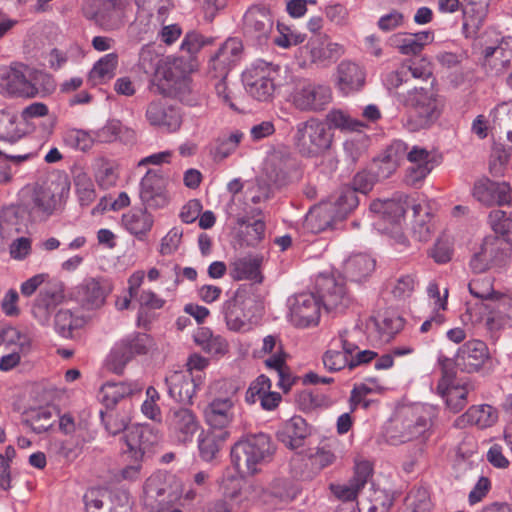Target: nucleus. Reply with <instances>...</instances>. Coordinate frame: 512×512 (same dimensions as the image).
I'll list each match as a JSON object with an SVG mask.
<instances>
[{"mask_svg":"<svg viewBox=\"0 0 512 512\" xmlns=\"http://www.w3.org/2000/svg\"><path fill=\"white\" fill-rule=\"evenodd\" d=\"M327 121L334 128L347 131H358L363 126L360 121L352 119L348 114L341 110L330 111L327 114Z\"/></svg>","mask_w":512,"mask_h":512,"instance_id":"nucleus-60","label":"nucleus"},{"mask_svg":"<svg viewBox=\"0 0 512 512\" xmlns=\"http://www.w3.org/2000/svg\"><path fill=\"white\" fill-rule=\"evenodd\" d=\"M64 140L69 146L75 149L87 151L94 144L93 131L88 132L81 129H70L65 133Z\"/></svg>","mask_w":512,"mask_h":512,"instance_id":"nucleus-55","label":"nucleus"},{"mask_svg":"<svg viewBox=\"0 0 512 512\" xmlns=\"http://www.w3.org/2000/svg\"><path fill=\"white\" fill-rule=\"evenodd\" d=\"M263 257L248 255L235 260L231 264L230 276L234 280H250L254 283H262L263 275L260 271Z\"/></svg>","mask_w":512,"mask_h":512,"instance_id":"nucleus-37","label":"nucleus"},{"mask_svg":"<svg viewBox=\"0 0 512 512\" xmlns=\"http://www.w3.org/2000/svg\"><path fill=\"white\" fill-rule=\"evenodd\" d=\"M288 319L298 328H307L318 324L320 304L314 293L303 292L288 298Z\"/></svg>","mask_w":512,"mask_h":512,"instance_id":"nucleus-11","label":"nucleus"},{"mask_svg":"<svg viewBox=\"0 0 512 512\" xmlns=\"http://www.w3.org/2000/svg\"><path fill=\"white\" fill-rule=\"evenodd\" d=\"M229 436L230 433L228 431L211 429L207 432H202L198 437V449L201 459L206 462L216 459Z\"/></svg>","mask_w":512,"mask_h":512,"instance_id":"nucleus-39","label":"nucleus"},{"mask_svg":"<svg viewBox=\"0 0 512 512\" xmlns=\"http://www.w3.org/2000/svg\"><path fill=\"white\" fill-rule=\"evenodd\" d=\"M490 359L488 346L481 340L465 342L457 351L455 364L461 371L478 372Z\"/></svg>","mask_w":512,"mask_h":512,"instance_id":"nucleus-23","label":"nucleus"},{"mask_svg":"<svg viewBox=\"0 0 512 512\" xmlns=\"http://www.w3.org/2000/svg\"><path fill=\"white\" fill-rule=\"evenodd\" d=\"M434 504L426 487H413L404 499L403 508L408 512H431Z\"/></svg>","mask_w":512,"mask_h":512,"instance_id":"nucleus-48","label":"nucleus"},{"mask_svg":"<svg viewBox=\"0 0 512 512\" xmlns=\"http://www.w3.org/2000/svg\"><path fill=\"white\" fill-rule=\"evenodd\" d=\"M408 110L404 126L412 132L430 128L440 117L443 103L432 87H414L395 95Z\"/></svg>","mask_w":512,"mask_h":512,"instance_id":"nucleus-2","label":"nucleus"},{"mask_svg":"<svg viewBox=\"0 0 512 512\" xmlns=\"http://www.w3.org/2000/svg\"><path fill=\"white\" fill-rule=\"evenodd\" d=\"M165 384L169 396L176 402L192 404V399L202 384V377L189 370L172 371L165 377Z\"/></svg>","mask_w":512,"mask_h":512,"instance_id":"nucleus-20","label":"nucleus"},{"mask_svg":"<svg viewBox=\"0 0 512 512\" xmlns=\"http://www.w3.org/2000/svg\"><path fill=\"white\" fill-rule=\"evenodd\" d=\"M468 390L466 386H453L448 388L445 395L442 396L445 399L447 407L454 413L462 410L467 403Z\"/></svg>","mask_w":512,"mask_h":512,"instance_id":"nucleus-61","label":"nucleus"},{"mask_svg":"<svg viewBox=\"0 0 512 512\" xmlns=\"http://www.w3.org/2000/svg\"><path fill=\"white\" fill-rule=\"evenodd\" d=\"M245 28L257 38L267 37L272 30L273 20L265 7H251L244 16Z\"/></svg>","mask_w":512,"mask_h":512,"instance_id":"nucleus-41","label":"nucleus"},{"mask_svg":"<svg viewBox=\"0 0 512 512\" xmlns=\"http://www.w3.org/2000/svg\"><path fill=\"white\" fill-rule=\"evenodd\" d=\"M433 411L423 404H414L400 410L399 442L404 443L415 439L426 441L431 434Z\"/></svg>","mask_w":512,"mask_h":512,"instance_id":"nucleus-6","label":"nucleus"},{"mask_svg":"<svg viewBox=\"0 0 512 512\" xmlns=\"http://www.w3.org/2000/svg\"><path fill=\"white\" fill-rule=\"evenodd\" d=\"M39 84L46 92L55 89L54 79L43 71L30 68L20 62L0 66V93L2 94L34 98L39 94Z\"/></svg>","mask_w":512,"mask_h":512,"instance_id":"nucleus-3","label":"nucleus"},{"mask_svg":"<svg viewBox=\"0 0 512 512\" xmlns=\"http://www.w3.org/2000/svg\"><path fill=\"white\" fill-rule=\"evenodd\" d=\"M482 65L494 75H501L512 67V37L503 38L497 46H487L482 51Z\"/></svg>","mask_w":512,"mask_h":512,"instance_id":"nucleus-24","label":"nucleus"},{"mask_svg":"<svg viewBox=\"0 0 512 512\" xmlns=\"http://www.w3.org/2000/svg\"><path fill=\"white\" fill-rule=\"evenodd\" d=\"M219 394L205 407L204 417L211 429L227 431L234 422L235 404L243 384L234 379H224L218 382Z\"/></svg>","mask_w":512,"mask_h":512,"instance_id":"nucleus-4","label":"nucleus"},{"mask_svg":"<svg viewBox=\"0 0 512 512\" xmlns=\"http://www.w3.org/2000/svg\"><path fill=\"white\" fill-rule=\"evenodd\" d=\"M64 299V286L61 282H55L44 287L39 292L32 308L33 315L41 322L49 319L51 313Z\"/></svg>","mask_w":512,"mask_h":512,"instance_id":"nucleus-29","label":"nucleus"},{"mask_svg":"<svg viewBox=\"0 0 512 512\" xmlns=\"http://www.w3.org/2000/svg\"><path fill=\"white\" fill-rule=\"evenodd\" d=\"M310 435V425L299 415H295L283 422L276 432L278 441L290 450L304 446L306 438Z\"/></svg>","mask_w":512,"mask_h":512,"instance_id":"nucleus-26","label":"nucleus"},{"mask_svg":"<svg viewBox=\"0 0 512 512\" xmlns=\"http://www.w3.org/2000/svg\"><path fill=\"white\" fill-rule=\"evenodd\" d=\"M491 0H461L463 32L467 38L474 37L488 14Z\"/></svg>","mask_w":512,"mask_h":512,"instance_id":"nucleus-31","label":"nucleus"},{"mask_svg":"<svg viewBox=\"0 0 512 512\" xmlns=\"http://www.w3.org/2000/svg\"><path fill=\"white\" fill-rule=\"evenodd\" d=\"M29 213L25 205L16 204L4 207L0 213V234L9 237L14 233H20L26 226Z\"/></svg>","mask_w":512,"mask_h":512,"instance_id":"nucleus-35","label":"nucleus"},{"mask_svg":"<svg viewBox=\"0 0 512 512\" xmlns=\"http://www.w3.org/2000/svg\"><path fill=\"white\" fill-rule=\"evenodd\" d=\"M434 40V32L420 31L417 33H398L389 38V45L406 56L419 55L426 45Z\"/></svg>","mask_w":512,"mask_h":512,"instance_id":"nucleus-27","label":"nucleus"},{"mask_svg":"<svg viewBox=\"0 0 512 512\" xmlns=\"http://www.w3.org/2000/svg\"><path fill=\"white\" fill-rule=\"evenodd\" d=\"M154 347L153 338L146 333L134 332L121 339L107 360L108 369L116 374H122L125 366L135 357L149 353Z\"/></svg>","mask_w":512,"mask_h":512,"instance_id":"nucleus-7","label":"nucleus"},{"mask_svg":"<svg viewBox=\"0 0 512 512\" xmlns=\"http://www.w3.org/2000/svg\"><path fill=\"white\" fill-rule=\"evenodd\" d=\"M439 364L442 371V377L438 382L437 391L441 396H444L448 388L453 387V381L456 375L455 360L441 356Z\"/></svg>","mask_w":512,"mask_h":512,"instance_id":"nucleus-58","label":"nucleus"},{"mask_svg":"<svg viewBox=\"0 0 512 512\" xmlns=\"http://www.w3.org/2000/svg\"><path fill=\"white\" fill-rule=\"evenodd\" d=\"M145 119L150 126L167 133L177 132L182 125L180 109L162 99L152 100L147 104Z\"/></svg>","mask_w":512,"mask_h":512,"instance_id":"nucleus-18","label":"nucleus"},{"mask_svg":"<svg viewBox=\"0 0 512 512\" xmlns=\"http://www.w3.org/2000/svg\"><path fill=\"white\" fill-rule=\"evenodd\" d=\"M332 93L327 85L307 83L297 87L291 94V101L300 111H321L331 102Z\"/></svg>","mask_w":512,"mask_h":512,"instance_id":"nucleus-19","label":"nucleus"},{"mask_svg":"<svg viewBox=\"0 0 512 512\" xmlns=\"http://www.w3.org/2000/svg\"><path fill=\"white\" fill-rule=\"evenodd\" d=\"M237 224L246 226L247 242L249 245L254 246L264 239L266 225L262 219H255L251 222L249 216H239Z\"/></svg>","mask_w":512,"mask_h":512,"instance_id":"nucleus-53","label":"nucleus"},{"mask_svg":"<svg viewBox=\"0 0 512 512\" xmlns=\"http://www.w3.org/2000/svg\"><path fill=\"white\" fill-rule=\"evenodd\" d=\"M25 423L29 425L35 433H44L53 426L54 420L52 411L48 407L32 410L28 414Z\"/></svg>","mask_w":512,"mask_h":512,"instance_id":"nucleus-51","label":"nucleus"},{"mask_svg":"<svg viewBox=\"0 0 512 512\" xmlns=\"http://www.w3.org/2000/svg\"><path fill=\"white\" fill-rule=\"evenodd\" d=\"M488 224L495 235L512 246V211L494 209L488 214Z\"/></svg>","mask_w":512,"mask_h":512,"instance_id":"nucleus-46","label":"nucleus"},{"mask_svg":"<svg viewBox=\"0 0 512 512\" xmlns=\"http://www.w3.org/2000/svg\"><path fill=\"white\" fill-rule=\"evenodd\" d=\"M251 285H242L234 293L233 297L222 305L227 327L232 331H241L247 326L250 318L248 306L253 302L250 296Z\"/></svg>","mask_w":512,"mask_h":512,"instance_id":"nucleus-14","label":"nucleus"},{"mask_svg":"<svg viewBox=\"0 0 512 512\" xmlns=\"http://www.w3.org/2000/svg\"><path fill=\"white\" fill-rule=\"evenodd\" d=\"M94 143H113L120 141L124 144H132L135 142L136 133L133 129L124 126L118 119H110L106 124L93 130Z\"/></svg>","mask_w":512,"mask_h":512,"instance_id":"nucleus-32","label":"nucleus"},{"mask_svg":"<svg viewBox=\"0 0 512 512\" xmlns=\"http://www.w3.org/2000/svg\"><path fill=\"white\" fill-rule=\"evenodd\" d=\"M481 248L494 267L505 266L512 254L511 246L495 234L486 236Z\"/></svg>","mask_w":512,"mask_h":512,"instance_id":"nucleus-40","label":"nucleus"},{"mask_svg":"<svg viewBox=\"0 0 512 512\" xmlns=\"http://www.w3.org/2000/svg\"><path fill=\"white\" fill-rule=\"evenodd\" d=\"M111 282L104 277H86L76 285L71 293L72 298L85 310L101 308L112 292Z\"/></svg>","mask_w":512,"mask_h":512,"instance_id":"nucleus-9","label":"nucleus"},{"mask_svg":"<svg viewBox=\"0 0 512 512\" xmlns=\"http://www.w3.org/2000/svg\"><path fill=\"white\" fill-rule=\"evenodd\" d=\"M145 209H135L124 214L122 223L124 227L133 235H145L153 226V217Z\"/></svg>","mask_w":512,"mask_h":512,"instance_id":"nucleus-45","label":"nucleus"},{"mask_svg":"<svg viewBox=\"0 0 512 512\" xmlns=\"http://www.w3.org/2000/svg\"><path fill=\"white\" fill-rule=\"evenodd\" d=\"M332 134L329 128L316 118H309L296 125L293 144L305 158H315L324 154L331 146Z\"/></svg>","mask_w":512,"mask_h":512,"instance_id":"nucleus-5","label":"nucleus"},{"mask_svg":"<svg viewBox=\"0 0 512 512\" xmlns=\"http://www.w3.org/2000/svg\"><path fill=\"white\" fill-rule=\"evenodd\" d=\"M326 18L339 27H345L349 24V11L341 3H330L324 9Z\"/></svg>","mask_w":512,"mask_h":512,"instance_id":"nucleus-64","label":"nucleus"},{"mask_svg":"<svg viewBox=\"0 0 512 512\" xmlns=\"http://www.w3.org/2000/svg\"><path fill=\"white\" fill-rule=\"evenodd\" d=\"M375 269V260L366 254H356L346 260L344 272L348 279L361 282Z\"/></svg>","mask_w":512,"mask_h":512,"instance_id":"nucleus-44","label":"nucleus"},{"mask_svg":"<svg viewBox=\"0 0 512 512\" xmlns=\"http://www.w3.org/2000/svg\"><path fill=\"white\" fill-rule=\"evenodd\" d=\"M277 444L264 432L249 433L231 447V462L240 475H255L274 459Z\"/></svg>","mask_w":512,"mask_h":512,"instance_id":"nucleus-1","label":"nucleus"},{"mask_svg":"<svg viewBox=\"0 0 512 512\" xmlns=\"http://www.w3.org/2000/svg\"><path fill=\"white\" fill-rule=\"evenodd\" d=\"M17 115L7 110L0 111V140L14 143L22 137L17 125Z\"/></svg>","mask_w":512,"mask_h":512,"instance_id":"nucleus-50","label":"nucleus"},{"mask_svg":"<svg viewBox=\"0 0 512 512\" xmlns=\"http://www.w3.org/2000/svg\"><path fill=\"white\" fill-rule=\"evenodd\" d=\"M370 211L374 214L373 225L377 230L389 233L396 230L404 219L405 208L400 201L374 200L370 204Z\"/></svg>","mask_w":512,"mask_h":512,"instance_id":"nucleus-21","label":"nucleus"},{"mask_svg":"<svg viewBox=\"0 0 512 512\" xmlns=\"http://www.w3.org/2000/svg\"><path fill=\"white\" fill-rule=\"evenodd\" d=\"M101 421L105 426V429L111 435H117L120 432L128 430L130 427L129 417L127 415H119L111 412L100 411Z\"/></svg>","mask_w":512,"mask_h":512,"instance_id":"nucleus-57","label":"nucleus"},{"mask_svg":"<svg viewBox=\"0 0 512 512\" xmlns=\"http://www.w3.org/2000/svg\"><path fill=\"white\" fill-rule=\"evenodd\" d=\"M128 6V0H103L97 3L95 9H84L83 14L104 30H116L124 24Z\"/></svg>","mask_w":512,"mask_h":512,"instance_id":"nucleus-15","label":"nucleus"},{"mask_svg":"<svg viewBox=\"0 0 512 512\" xmlns=\"http://www.w3.org/2000/svg\"><path fill=\"white\" fill-rule=\"evenodd\" d=\"M329 202L335 210L334 213L336 214V218L343 221L349 213L357 208L359 205V198L354 189L350 186H344L339 189L335 200L333 202Z\"/></svg>","mask_w":512,"mask_h":512,"instance_id":"nucleus-47","label":"nucleus"},{"mask_svg":"<svg viewBox=\"0 0 512 512\" xmlns=\"http://www.w3.org/2000/svg\"><path fill=\"white\" fill-rule=\"evenodd\" d=\"M166 182L160 169H149L140 182V199L146 208L167 205Z\"/></svg>","mask_w":512,"mask_h":512,"instance_id":"nucleus-22","label":"nucleus"},{"mask_svg":"<svg viewBox=\"0 0 512 512\" xmlns=\"http://www.w3.org/2000/svg\"><path fill=\"white\" fill-rule=\"evenodd\" d=\"M165 424L169 437L180 445L193 442L196 433L201 428L200 420L196 413L187 407H171L165 416Z\"/></svg>","mask_w":512,"mask_h":512,"instance_id":"nucleus-8","label":"nucleus"},{"mask_svg":"<svg viewBox=\"0 0 512 512\" xmlns=\"http://www.w3.org/2000/svg\"><path fill=\"white\" fill-rule=\"evenodd\" d=\"M394 494L387 490L375 489L371 497L362 503L360 512H389L394 504Z\"/></svg>","mask_w":512,"mask_h":512,"instance_id":"nucleus-49","label":"nucleus"},{"mask_svg":"<svg viewBox=\"0 0 512 512\" xmlns=\"http://www.w3.org/2000/svg\"><path fill=\"white\" fill-rule=\"evenodd\" d=\"M243 45L238 38H228L217 50L216 54L233 67L240 59Z\"/></svg>","mask_w":512,"mask_h":512,"instance_id":"nucleus-54","label":"nucleus"},{"mask_svg":"<svg viewBox=\"0 0 512 512\" xmlns=\"http://www.w3.org/2000/svg\"><path fill=\"white\" fill-rule=\"evenodd\" d=\"M296 169V160L288 152L278 151L272 155L266 165V173L271 181L282 186L285 185Z\"/></svg>","mask_w":512,"mask_h":512,"instance_id":"nucleus-33","label":"nucleus"},{"mask_svg":"<svg viewBox=\"0 0 512 512\" xmlns=\"http://www.w3.org/2000/svg\"><path fill=\"white\" fill-rule=\"evenodd\" d=\"M497 419V410L491 405L482 404L471 406L463 415L455 420L454 426L463 428L466 425H475L478 428L484 429L494 425Z\"/></svg>","mask_w":512,"mask_h":512,"instance_id":"nucleus-34","label":"nucleus"},{"mask_svg":"<svg viewBox=\"0 0 512 512\" xmlns=\"http://www.w3.org/2000/svg\"><path fill=\"white\" fill-rule=\"evenodd\" d=\"M140 391L138 383L107 382L101 386L98 397L107 410H113L120 400Z\"/></svg>","mask_w":512,"mask_h":512,"instance_id":"nucleus-38","label":"nucleus"},{"mask_svg":"<svg viewBox=\"0 0 512 512\" xmlns=\"http://www.w3.org/2000/svg\"><path fill=\"white\" fill-rule=\"evenodd\" d=\"M334 208L330 202H322L310 208L305 216L303 227L306 231L318 234L327 229H333L341 222L336 218Z\"/></svg>","mask_w":512,"mask_h":512,"instance_id":"nucleus-28","label":"nucleus"},{"mask_svg":"<svg viewBox=\"0 0 512 512\" xmlns=\"http://www.w3.org/2000/svg\"><path fill=\"white\" fill-rule=\"evenodd\" d=\"M153 84L157 86L160 94L173 97L181 102L191 105V79L188 76L176 74L171 66L158 67L155 72Z\"/></svg>","mask_w":512,"mask_h":512,"instance_id":"nucleus-12","label":"nucleus"},{"mask_svg":"<svg viewBox=\"0 0 512 512\" xmlns=\"http://www.w3.org/2000/svg\"><path fill=\"white\" fill-rule=\"evenodd\" d=\"M271 68L264 63L252 65L242 74L246 91L258 101H269L275 91Z\"/></svg>","mask_w":512,"mask_h":512,"instance_id":"nucleus-16","label":"nucleus"},{"mask_svg":"<svg viewBox=\"0 0 512 512\" xmlns=\"http://www.w3.org/2000/svg\"><path fill=\"white\" fill-rule=\"evenodd\" d=\"M316 297L327 312H342L350 304L351 298L342 280L333 276H319L316 280Z\"/></svg>","mask_w":512,"mask_h":512,"instance_id":"nucleus-13","label":"nucleus"},{"mask_svg":"<svg viewBox=\"0 0 512 512\" xmlns=\"http://www.w3.org/2000/svg\"><path fill=\"white\" fill-rule=\"evenodd\" d=\"M32 157V153L18 155L4 154L6 161L0 163V184L11 183L14 175L18 172V166Z\"/></svg>","mask_w":512,"mask_h":512,"instance_id":"nucleus-52","label":"nucleus"},{"mask_svg":"<svg viewBox=\"0 0 512 512\" xmlns=\"http://www.w3.org/2000/svg\"><path fill=\"white\" fill-rule=\"evenodd\" d=\"M60 205L61 197L50 189L39 188L34 190L30 202L25 206L31 218L42 221L53 215Z\"/></svg>","mask_w":512,"mask_h":512,"instance_id":"nucleus-30","label":"nucleus"},{"mask_svg":"<svg viewBox=\"0 0 512 512\" xmlns=\"http://www.w3.org/2000/svg\"><path fill=\"white\" fill-rule=\"evenodd\" d=\"M76 193L82 206L90 205L96 198L94 184L86 174H79L74 179Z\"/></svg>","mask_w":512,"mask_h":512,"instance_id":"nucleus-56","label":"nucleus"},{"mask_svg":"<svg viewBox=\"0 0 512 512\" xmlns=\"http://www.w3.org/2000/svg\"><path fill=\"white\" fill-rule=\"evenodd\" d=\"M511 188L507 182H496L489 178H482L474 184L473 196L482 204L490 206L510 205Z\"/></svg>","mask_w":512,"mask_h":512,"instance_id":"nucleus-25","label":"nucleus"},{"mask_svg":"<svg viewBox=\"0 0 512 512\" xmlns=\"http://www.w3.org/2000/svg\"><path fill=\"white\" fill-rule=\"evenodd\" d=\"M339 87L344 93L359 90L365 81L363 70L355 63L343 61L338 66Z\"/></svg>","mask_w":512,"mask_h":512,"instance_id":"nucleus-42","label":"nucleus"},{"mask_svg":"<svg viewBox=\"0 0 512 512\" xmlns=\"http://www.w3.org/2000/svg\"><path fill=\"white\" fill-rule=\"evenodd\" d=\"M369 329L377 332L378 339L382 342H389L404 327V320L392 312H384L377 316H371L368 324Z\"/></svg>","mask_w":512,"mask_h":512,"instance_id":"nucleus-36","label":"nucleus"},{"mask_svg":"<svg viewBox=\"0 0 512 512\" xmlns=\"http://www.w3.org/2000/svg\"><path fill=\"white\" fill-rule=\"evenodd\" d=\"M128 456L135 462H142L144 456L159 442L158 431L147 424L130 425L124 435Z\"/></svg>","mask_w":512,"mask_h":512,"instance_id":"nucleus-17","label":"nucleus"},{"mask_svg":"<svg viewBox=\"0 0 512 512\" xmlns=\"http://www.w3.org/2000/svg\"><path fill=\"white\" fill-rule=\"evenodd\" d=\"M178 494L173 490L169 479L162 474L150 476L143 487V507L147 512H162L176 499Z\"/></svg>","mask_w":512,"mask_h":512,"instance_id":"nucleus-10","label":"nucleus"},{"mask_svg":"<svg viewBox=\"0 0 512 512\" xmlns=\"http://www.w3.org/2000/svg\"><path fill=\"white\" fill-rule=\"evenodd\" d=\"M271 386L272 384L269 377L264 374L259 375L249 385L245 394V401L248 404H254L257 399H260L263 395L269 392Z\"/></svg>","mask_w":512,"mask_h":512,"instance_id":"nucleus-63","label":"nucleus"},{"mask_svg":"<svg viewBox=\"0 0 512 512\" xmlns=\"http://www.w3.org/2000/svg\"><path fill=\"white\" fill-rule=\"evenodd\" d=\"M377 182L378 179L374 174V171L371 170L370 167H368L357 172L354 175L350 187L354 189L356 192H360L366 195L373 189L374 185Z\"/></svg>","mask_w":512,"mask_h":512,"instance_id":"nucleus-62","label":"nucleus"},{"mask_svg":"<svg viewBox=\"0 0 512 512\" xmlns=\"http://www.w3.org/2000/svg\"><path fill=\"white\" fill-rule=\"evenodd\" d=\"M119 57L115 52L108 53L96 61L88 74V81L92 85H100L111 80L118 66Z\"/></svg>","mask_w":512,"mask_h":512,"instance_id":"nucleus-43","label":"nucleus"},{"mask_svg":"<svg viewBox=\"0 0 512 512\" xmlns=\"http://www.w3.org/2000/svg\"><path fill=\"white\" fill-rule=\"evenodd\" d=\"M56 331L65 338L72 336V331L78 327V320L68 309L59 310L54 318Z\"/></svg>","mask_w":512,"mask_h":512,"instance_id":"nucleus-59","label":"nucleus"}]
</instances>
